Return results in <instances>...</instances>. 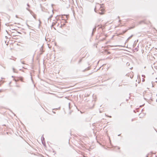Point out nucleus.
<instances>
[{"label": "nucleus", "instance_id": "1", "mask_svg": "<svg viewBox=\"0 0 157 157\" xmlns=\"http://www.w3.org/2000/svg\"><path fill=\"white\" fill-rule=\"evenodd\" d=\"M23 78H22V77H20V78H19V79L16 80V79H15V81L16 82H17V81H18V80H20L22 82H23Z\"/></svg>", "mask_w": 157, "mask_h": 157}, {"label": "nucleus", "instance_id": "2", "mask_svg": "<svg viewBox=\"0 0 157 157\" xmlns=\"http://www.w3.org/2000/svg\"><path fill=\"white\" fill-rule=\"evenodd\" d=\"M97 26H95V27L93 29V32L92 33V35L93 34L94 32H95L96 30V28Z\"/></svg>", "mask_w": 157, "mask_h": 157}, {"label": "nucleus", "instance_id": "3", "mask_svg": "<svg viewBox=\"0 0 157 157\" xmlns=\"http://www.w3.org/2000/svg\"><path fill=\"white\" fill-rule=\"evenodd\" d=\"M65 25V23H63V24H61V25L60 26V27L61 28H62Z\"/></svg>", "mask_w": 157, "mask_h": 157}, {"label": "nucleus", "instance_id": "4", "mask_svg": "<svg viewBox=\"0 0 157 157\" xmlns=\"http://www.w3.org/2000/svg\"><path fill=\"white\" fill-rule=\"evenodd\" d=\"M57 23V22H53L52 23V25H51V27H53L54 25H55Z\"/></svg>", "mask_w": 157, "mask_h": 157}, {"label": "nucleus", "instance_id": "5", "mask_svg": "<svg viewBox=\"0 0 157 157\" xmlns=\"http://www.w3.org/2000/svg\"><path fill=\"white\" fill-rule=\"evenodd\" d=\"M44 140V138L43 137H43H41V141H42V143L43 144H44L43 141Z\"/></svg>", "mask_w": 157, "mask_h": 157}, {"label": "nucleus", "instance_id": "6", "mask_svg": "<svg viewBox=\"0 0 157 157\" xmlns=\"http://www.w3.org/2000/svg\"><path fill=\"white\" fill-rule=\"evenodd\" d=\"M52 17V14L48 18V21L49 20H51V18Z\"/></svg>", "mask_w": 157, "mask_h": 157}, {"label": "nucleus", "instance_id": "7", "mask_svg": "<svg viewBox=\"0 0 157 157\" xmlns=\"http://www.w3.org/2000/svg\"><path fill=\"white\" fill-rule=\"evenodd\" d=\"M13 72H15V73H16L17 72L16 70L14 68H13Z\"/></svg>", "mask_w": 157, "mask_h": 157}, {"label": "nucleus", "instance_id": "8", "mask_svg": "<svg viewBox=\"0 0 157 157\" xmlns=\"http://www.w3.org/2000/svg\"><path fill=\"white\" fill-rule=\"evenodd\" d=\"M40 50L41 51H43V46H42L40 48ZM43 52V51L42 52V53H41V54H42Z\"/></svg>", "mask_w": 157, "mask_h": 157}, {"label": "nucleus", "instance_id": "9", "mask_svg": "<svg viewBox=\"0 0 157 157\" xmlns=\"http://www.w3.org/2000/svg\"><path fill=\"white\" fill-rule=\"evenodd\" d=\"M127 30H125V31H123V33H125L127 31Z\"/></svg>", "mask_w": 157, "mask_h": 157}, {"label": "nucleus", "instance_id": "10", "mask_svg": "<svg viewBox=\"0 0 157 157\" xmlns=\"http://www.w3.org/2000/svg\"><path fill=\"white\" fill-rule=\"evenodd\" d=\"M133 36V35L129 37H128V39H130Z\"/></svg>", "mask_w": 157, "mask_h": 157}, {"label": "nucleus", "instance_id": "11", "mask_svg": "<svg viewBox=\"0 0 157 157\" xmlns=\"http://www.w3.org/2000/svg\"><path fill=\"white\" fill-rule=\"evenodd\" d=\"M106 116H107V117H111V116H108V115H106Z\"/></svg>", "mask_w": 157, "mask_h": 157}, {"label": "nucleus", "instance_id": "12", "mask_svg": "<svg viewBox=\"0 0 157 157\" xmlns=\"http://www.w3.org/2000/svg\"><path fill=\"white\" fill-rule=\"evenodd\" d=\"M130 39H128V38L127 39L126 42H128Z\"/></svg>", "mask_w": 157, "mask_h": 157}, {"label": "nucleus", "instance_id": "13", "mask_svg": "<svg viewBox=\"0 0 157 157\" xmlns=\"http://www.w3.org/2000/svg\"><path fill=\"white\" fill-rule=\"evenodd\" d=\"M21 63L23 64H24V61H22L21 62Z\"/></svg>", "mask_w": 157, "mask_h": 157}, {"label": "nucleus", "instance_id": "14", "mask_svg": "<svg viewBox=\"0 0 157 157\" xmlns=\"http://www.w3.org/2000/svg\"><path fill=\"white\" fill-rule=\"evenodd\" d=\"M142 77H145V75H142Z\"/></svg>", "mask_w": 157, "mask_h": 157}, {"label": "nucleus", "instance_id": "15", "mask_svg": "<svg viewBox=\"0 0 157 157\" xmlns=\"http://www.w3.org/2000/svg\"><path fill=\"white\" fill-rule=\"evenodd\" d=\"M17 86V87H20V86H19V85H17V86Z\"/></svg>", "mask_w": 157, "mask_h": 157}, {"label": "nucleus", "instance_id": "16", "mask_svg": "<svg viewBox=\"0 0 157 157\" xmlns=\"http://www.w3.org/2000/svg\"><path fill=\"white\" fill-rule=\"evenodd\" d=\"M27 6H28V7H29V4H27Z\"/></svg>", "mask_w": 157, "mask_h": 157}, {"label": "nucleus", "instance_id": "17", "mask_svg": "<svg viewBox=\"0 0 157 157\" xmlns=\"http://www.w3.org/2000/svg\"><path fill=\"white\" fill-rule=\"evenodd\" d=\"M26 9H27V10H28V11H29V10L28 9V8H26Z\"/></svg>", "mask_w": 157, "mask_h": 157}, {"label": "nucleus", "instance_id": "18", "mask_svg": "<svg viewBox=\"0 0 157 157\" xmlns=\"http://www.w3.org/2000/svg\"><path fill=\"white\" fill-rule=\"evenodd\" d=\"M81 61H82V59H80L79 61V63Z\"/></svg>", "mask_w": 157, "mask_h": 157}, {"label": "nucleus", "instance_id": "19", "mask_svg": "<svg viewBox=\"0 0 157 157\" xmlns=\"http://www.w3.org/2000/svg\"><path fill=\"white\" fill-rule=\"evenodd\" d=\"M144 81H145V79H143V80H142V81H143V82H144Z\"/></svg>", "mask_w": 157, "mask_h": 157}, {"label": "nucleus", "instance_id": "20", "mask_svg": "<svg viewBox=\"0 0 157 157\" xmlns=\"http://www.w3.org/2000/svg\"><path fill=\"white\" fill-rule=\"evenodd\" d=\"M64 16H66V15H64ZM66 18H67V15H66Z\"/></svg>", "mask_w": 157, "mask_h": 157}, {"label": "nucleus", "instance_id": "21", "mask_svg": "<svg viewBox=\"0 0 157 157\" xmlns=\"http://www.w3.org/2000/svg\"><path fill=\"white\" fill-rule=\"evenodd\" d=\"M132 28H133V27H130V28H129V29H132Z\"/></svg>", "mask_w": 157, "mask_h": 157}, {"label": "nucleus", "instance_id": "22", "mask_svg": "<svg viewBox=\"0 0 157 157\" xmlns=\"http://www.w3.org/2000/svg\"><path fill=\"white\" fill-rule=\"evenodd\" d=\"M27 25L28 27H29V25H28L27 24Z\"/></svg>", "mask_w": 157, "mask_h": 157}, {"label": "nucleus", "instance_id": "23", "mask_svg": "<svg viewBox=\"0 0 157 157\" xmlns=\"http://www.w3.org/2000/svg\"><path fill=\"white\" fill-rule=\"evenodd\" d=\"M69 107H70V103H69Z\"/></svg>", "mask_w": 157, "mask_h": 157}, {"label": "nucleus", "instance_id": "24", "mask_svg": "<svg viewBox=\"0 0 157 157\" xmlns=\"http://www.w3.org/2000/svg\"><path fill=\"white\" fill-rule=\"evenodd\" d=\"M33 17L35 18V16H33Z\"/></svg>", "mask_w": 157, "mask_h": 157}, {"label": "nucleus", "instance_id": "25", "mask_svg": "<svg viewBox=\"0 0 157 157\" xmlns=\"http://www.w3.org/2000/svg\"><path fill=\"white\" fill-rule=\"evenodd\" d=\"M120 21H121V20H120L119 21V22H120Z\"/></svg>", "mask_w": 157, "mask_h": 157}, {"label": "nucleus", "instance_id": "26", "mask_svg": "<svg viewBox=\"0 0 157 157\" xmlns=\"http://www.w3.org/2000/svg\"><path fill=\"white\" fill-rule=\"evenodd\" d=\"M108 54H110V53L109 52H108Z\"/></svg>", "mask_w": 157, "mask_h": 157}, {"label": "nucleus", "instance_id": "27", "mask_svg": "<svg viewBox=\"0 0 157 157\" xmlns=\"http://www.w3.org/2000/svg\"><path fill=\"white\" fill-rule=\"evenodd\" d=\"M40 22V20H39Z\"/></svg>", "mask_w": 157, "mask_h": 157}, {"label": "nucleus", "instance_id": "28", "mask_svg": "<svg viewBox=\"0 0 157 157\" xmlns=\"http://www.w3.org/2000/svg\"><path fill=\"white\" fill-rule=\"evenodd\" d=\"M118 18H119V16H118Z\"/></svg>", "mask_w": 157, "mask_h": 157}, {"label": "nucleus", "instance_id": "29", "mask_svg": "<svg viewBox=\"0 0 157 157\" xmlns=\"http://www.w3.org/2000/svg\"><path fill=\"white\" fill-rule=\"evenodd\" d=\"M120 46V45H119V46Z\"/></svg>", "mask_w": 157, "mask_h": 157}]
</instances>
